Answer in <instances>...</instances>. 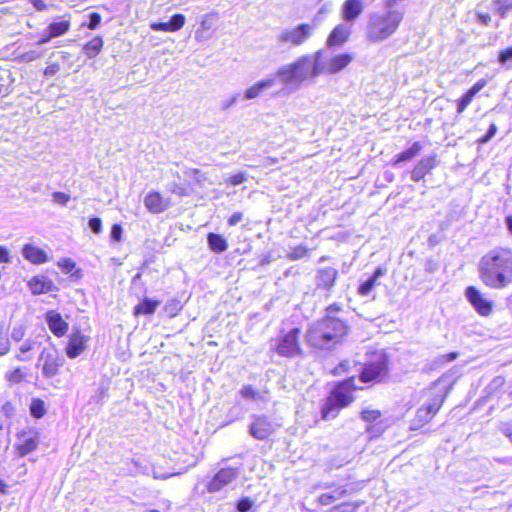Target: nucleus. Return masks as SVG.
Segmentation results:
<instances>
[{
	"mask_svg": "<svg viewBox=\"0 0 512 512\" xmlns=\"http://www.w3.org/2000/svg\"><path fill=\"white\" fill-rule=\"evenodd\" d=\"M23 257L34 265H41L48 261L45 250L33 244L27 243L22 248Z\"/></svg>",
	"mask_w": 512,
	"mask_h": 512,
	"instance_id": "obj_23",
	"label": "nucleus"
},
{
	"mask_svg": "<svg viewBox=\"0 0 512 512\" xmlns=\"http://www.w3.org/2000/svg\"><path fill=\"white\" fill-rule=\"evenodd\" d=\"M505 220L509 231L512 233V214L508 215Z\"/></svg>",
	"mask_w": 512,
	"mask_h": 512,
	"instance_id": "obj_61",
	"label": "nucleus"
},
{
	"mask_svg": "<svg viewBox=\"0 0 512 512\" xmlns=\"http://www.w3.org/2000/svg\"><path fill=\"white\" fill-rule=\"evenodd\" d=\"M104 42L101 36H95L83 45V53L88 58L96 57L103 49Z\"/></svg>",
	"mask_w": 512,
	"mask_h": 512,
	"instance_id": "obj_32",
	"label": "nucleus"
},
{
	"mask_svg": "<svg viewBox=\"0 0 512 512\" xmlns=\"http://www.w3.org/2000/svg\"><path fill=\"white\" fill-rule=\"evenodd\" d=\"M338 271L333 267L320 269L316 275V287L321 290L329 291L336 284Z\"/></svg>",
	"mask_w": 512,
	"mask_h": 512,
	"instance_id": "obj_20",
	"label": "nucleus"
},
{
	"mask_svg": "<svg viewBox=\"0 0 512 512\" xmlns=\"http://www.w3.org/2000/svg\"><path fill=\"white\" fill-rule=\"evenodd\" d=\"M29 1L37 11L42 12V11L47 10V4L44 0H29Z\"/></svg>",
	"mask_w": 512,
	"mask_h": 512,
	"instance_id": "obj_57",
	"label": "nucleus"
},
{
	"mask_svg": "<svg viewBox=\"0 0 512 512\" xmlns=\"http://www.w3.org/2000/svg\"><path fill=\"white\" fill-rule=\"evenodd\" d=\"M101 15L97 12H92L90 15H89V22L87 24V28L90 29V30H94L96 29L100 23H101Z\"/></svg>",
	"mask_w": 512,
	"mask_h": 512,
	"instance_id": "obj_47",
	"label": "nucleus"
},
{
	"mask_svg": "<svg viewBox=\"0 0 512 512\" xmlns=\"http://www.w3.org/2000/svg\"><path fill=\"white\" fill-rule=\"evenodd\" d=\"M58 267L65 273H70L75 269V262L71 258H62L57 262Z\"/></svg>",
	"mask_w": 512,
	"mask_h": 512,
	"instance_id": "obj_43",
	"label": "nucleus"
},
{
	"mask_svg": "<svg viewBox=\"0 0 512 512\" xmlns=\"http://www.w3.org/2000/svg\"><path fill=\"white\" fill-rule=\"evenodd\" d=\"M383 269L378 267L374 273L363 283H361L357 289V292L361 296H367L376 286L377 280L383 275Z\"/></svg>",
	"mask_w": 512,
	"mask_h": 512,
	"instance_id": "obj_31",
	"label": "nucleus"
},
{
	"mask_svg": "<svg viewBox=\"0 0 512 512\" xmlns=\"http://www.w3.org/2000/svg\"><path fill=\"white\" fill-rule=\"evenodd\" d=\"M207 243L209 249L217 254L223 253L228 249V242L225 237L214 232L207 234Z\"/></svg>",
	"mask_w": 512,
	"mask_h": 512,
	"instance_id": "obj_30",
	"label": "nucleus"
},
{
	"mask_svg": "<svg viewBox=\"0 0 512 512\" xmlns=\"http://www.w3.org/2000/svg\"><path fill=\"white\" fill-rule=\"evenodd\" d=\"M364 11L362 0H345L341 12L342 18L347 22L355 21Z\"/></svg>",
	"mask_w": 512,
	"mask_h": 512,
	"instance_id": "obj_22",
	"label": "nucleus"
},
{
	"mask_svg": "<svg viewBox=\"0 0 512 512\" xmlns=\"http://www.w3.org/2000/svg\"><path fill=\"white\" fill-rule=\"evenodd\" d=\"M160 303L161 301L158 299H150L145 297L137 305L134 306L133 315L135 317L142 315H152L156 312Z\"/></svg>",
	"mask_w": 512,
	"mask_h": 512,
	"instance_id": "obj_28",
	"label": "nucleus"
},
{
	"mask_svg": "<svg viewBox=\"0 0 512 512\" xmlns=\"http://www.w3.org/2000/svg\"><path fill=\"white\" fill-rule=\"evenodd\" d=\"M146 209L153 214H160L170 206V200L158 191H150L144 197Z\"/></svg>",
	"mask_w": 512,
	"mask_h": 512,
	"instance_id": "obj_18",
	"label": "nucleus"
},
{
	"mask_svg": "<svg viewBox=\"0 0 512 512\" xmlns=\"http://www.w3.org/2000/svg\"><path fill=\"white\" fill-rule=\"evenodd\" d=\"M496 11L501 17H506L508 11L512 10V2L507 0H495Z\"/></svg>",
	"mask_w": 512,
	"mask_h": 512,
	"instance_id": "obj_40",
	"label": "nucleus"
},
{
	"mask_svg": "<svg viewBox=\"0 0 512 512\" xmlns=\"http://www.w3.org/2000/svg\"><path fill=\"white\" fill-rule=\"evenodd\" d=\"M253 504L254 502L249 497H243L238 500L236 508L239 512H247L252 508Z\"/></svg>",
	"mask_w": 512,
	"mask_h": 512,
	"instance_id": "obj_44",
	"label": "nucleus"
},
{
	"mask_svg": "<svg viewBox=\"0 0 512 512\" xmlns=\"http://www.w3.org/2000/svg\"><path fill=\"white\" fill-rule=\"evenodd\" d=\"M60 70L59 63H51L47 65L43 71L45 76H53Z\"/></svg>",
	"mask_w": 512,
	"mask_h": 512,
	"instance_id": "obj_53",
	"label": "nucleus"
},
{
	"mask_svg": "<svg viewBox=\"0 0 512 512\" xmlns=\"http://www.w3.org/2000/svg\"><path fill=\"white\" fill-rule=\"evenodd\" d=\"M350 35V30L343 24L335 26L327 38V46L335 47L345 43Z\"/></svg>",
	"mask_w": 512,
	"mask_h": 512,
	"instance_id": "obj_26",
	"label": "nucleus"
},
{
	"mask_svg": "<svg viewBox=\"0 0 512 512\" xmlns=\"http://www.w3.org/2000/svg\"><path fill=\"white\" fill-rule=\"evenodd\" d=\"M303 339L301 326H283L271 340V351L282 358L303 357L305 355Z\"/></svg>",
	"mask_w": 512,
	"mask_h": 512,
	"instance_id": "obj_3",
	"label": "nucleus"
},
{
	"mask_svg": "<svg viewBox=\"0 0 512 512\" xmlns=\"http://www.w3.org/2000/svg\"><path fill=\"white\" fill-rule=\"evenodd\" d=\"M479 277L492 289H503L512 283V252L498 248L487 252L479 261Z\"/></svg>",
	"mask_w": 512,
	"mask_h": 512,
	"instance_id": "obj_2",
	"label": "nucleus"
},
{
	"mask_svg": "<svg viewBox=\"0 0 512 512\" xmlns=\"http://www.w3.org/2000/svg\"><path fill=\"white\" fill-rule=\"evenodd\" d=\"M280 427V424L273 421V418H255L249 426V432L252 437L264 440Z\"/></svg>",
	"mask_w": 512,
	"mask_h": 512,
	"instance_id": "obj_13",
	"label": "nucleus"
},
{
	"mask_svg": "<svg viewBox=\"0 0 512 512\" xmlns=\"http://www.w3.org/2000/svg\"><path fill=\"white\" fill-rule=\"evenodd\" d=\"M243 219V213L242 212H234L229 218H228V225L234 226L238 222H240Z\"/></svg>",
	"mask_w": 512,
	"mask_h": 512,
	"instance_id": "obj_56",
	"label": "nucleus"
},
{
	"mask_svg": "<svg viewBox=\"0 0 512 512\" xmlns=\"http://www.w3.org/2000/svg\"><path fill=\"white\" fill-rule=\"evenodd\" d=\"M476 17L480 24L488 26L491 23V16L488 12L477 11Z\"/></svg>",
	"mask_w": 512,
	"mask_h": 512,
	"instance_id": "obj_51",
	"label": "nucleus"
},
{
	"mask_svg": "<svg viewBox=\"0 0 512 512\" xmlns=\"http://www.w3.org/2000/svg\"><path fill=\"white\" fill-rule=\"evenodd\" d=\"M123 229L120 224H113L111 227V239L113 242H120L122 240Z\"/></svg>",
	"mask_w": 512,
	"mask_h": 512,
	"instance_id": "obj_48",
	"label": "nucleus"
},
{
	"mask_svg": "<svg viewBox=\"0 0 512 512\" xmlns=\"http://www.w3.org/2000/svg\"><path fill=\"white\" fill-rule=\"evenodd\" d=\"M239 393L242 398L247 399V400L257 401V400L262 399V395H261L260 391H258L252 385H249V384L244 385L240 389Z\"/></svg>",
	"mask_w": 512,
	"mask_h": 512,
	"instance_id": "obj_34",
	"label": "nucleus"
},
{
	"mask_svg": "<svg viewBox=\"0 0 512 512\" xmlns=\"http://www.w3.org/2000/svg\"><path fill=\"white\" fill-rule=\"evenodd\" d=\"M465 296L479 315L486 317L492 313V301L485 298L484 294L475 286H468L465 290Z\"/></svg>",
	"mask_w": 512,
	"mask_h": 512,
	"instance_id": "obj_12",
	"label": "nucleus"
},
{
	"mask_svg": "<svg viewBox=\"0 0 512 512\" xmlns=\"http://www.w3.org/2000/svg\"><path fill=\"white\" fill-rule=\"evenodd\" d=\"M31 416H44L46 413L45 402L40 398H33L30 404Z\"/></svg>",
	"mask_w": 512,
	"mask_h": 512,
	"instance_id": "obj_35",
	"label": "nucleus"
},
{
	"mask_svg": "<svg viewBox=\"0 0 512 512\" xmlns=\"http://www.w3.org/2000/svg\"><path fill=\"white\" fill-rule=\"evenodd\" d=\"M498 61L502 65L512 61V45L499 50Z\"/></svg>",
	"mask_w": 512,
	"mask_h": 512,
	"instance_id": "obj_41",
	"label": "nucleus"
},
{
	"mask_svg": "<svg viewBox=\"0 0 512 512\" xmlns=\"http://www.w3.org/2000/svg\"><path fill=\"white\" fill-rule=\"evenodd\" d=\"M39 444L38 432L34 430L22 431L18 434L17 442L15 444L17 454L24 457L29 453L36 450Z\"/></svg>",
	"mask_w": 512,
	"mask_h": 512,
	"instance_id": "obj_14",
	"label": "nucleus"
},
{
	"mask_svg": "<svg viewBox=\"0 0 512 512\" xmlns=\"http://www.w3.org/2000/svg\"><path fill=\"white\" fill-rule=\"evenodd\" d=\"M309 253V249L305 245H297L291 249V251L288 253L287 257L288 259L292 261H296L299 259H302L306 257Z\"/></svg>",
	"mask_w": 512,
	"mask_h": 512,
	"instance_id": "obj_37",
	"label": "nucleus"
},
{
	"mask_svg": "<svg viewBox=\"0 0 512 512\" xmlns=\"http://www.w3.org/2000/svg\"><path fill=\"white\" fill-rule=\"evenodd\" d=\"M349 371V362L344 361L341 362L337 367L334 368V374L340 375L341 373H345Z\"/></svg>",
	"mask_w": 512,
	"mask_h": 512,
	"instance_id": "obj_58",
	"label": "nucleus"
},
{
	"mask_svg": "<svg viewBox=\"0 0 512 512\" xmlns=\"http://www.w3.org/2000/svg\"><path fill=\"white\" fill-rule=\"evenodd\" d=\"M5 489H6V484L2 480H0V492L4 493Z\"/></svg>",
	"mask_w": 512,
	"mask_h": 512,
	"instance_id": "obj_63",
	"label": "nucleus"
},
{
	"mask_svg": "<svg viewBox=\"0 0 512 512\" xmlns=\"http://www.w3.org/2000/svg\"><path fill=\"white\" fill-rule=\"evenodd\" d=\"M361 389L355 384V377H348L337 382L322 406V416L338 414L343 408L348 407L355 399L354 393Z\"/></svg>",
	"mask_w": 512,
	"mask_h": 512,
	"instance_id": "obj_6",
	"label": "nucleus"
},
{
	"mask_svg": "<svg viewBox=\"0 0 512 512\" xmlns=\"http://www.w3.org/2000/svg\"><path fill=\"white\" fill-rule=\"evenodd\" d=\"M389 376V357L382 350H376L362 365L359 374L361 382L365 384H377L386 381Z\"/></svg>",
	"mask_w": 512,
	"mask_h": 512,
	"instance_id": "obj_7",
	"label": "nucleus"
},
{
	"mask_svg": "<svg viewBox=\"0 0 512 512\" xmlns=\"http://www.w3.org/2000/svg\"><path fill=\"white\" fill-rule=\"evenodd\" d=\"M182 463L185 466L181 469V471L170 473V474H159L156 471H154V478H156V479H166L168 477H171V476H174V475H178V474L182 473V471H186L189 467L195 466L196 463H197V460H196L195 457L191 456L190 459H185V460L182 461Z\"/></svg>",
	"mask_w": 512,
	"mask_h": 512,
	"instance_id": "obj_36",
	"label": "nucleus"
},
{
	"mask_svg": "<svg viewBox=\"0 0 512 512\" xmlns=\"http://www.w3.org/2000/svg\"><path fill=\"white\" fill-rule=\"evenodd\" d=\"M192 191H193V188L190 183H188L184 186L175 184L171 189L172 193H174L180 197L188 196Z\"/></svg>",
	"mask_w": 512,
	"mask_h": 512,
	"instance_id": "obj_42",
	"label": "nucleus"
},
{
	"mask_svg": "<svg viewBox=\"0 0 512 512\" xmlns=\"http://www.w3.org/2000/svg\"><path fill=\"white\" fill-rule=\"evenodd\" d=\"M52 198L54 202L60 205H65L70 201V196L64 192H54Z\"/></svg>",
	"mask_w": 512,
	"mask_h": 512,
	"instance_id": "obj_50",
	"label": "nucleus"
},
{
	"mask_svg": "<svg viewBox=\"0 0 512 512\" xmlns=\"http://www.w3.org/2000/svg\"><path fill=\"white\" fill-rule=\"evenodd\" d=\"M437 166V155L422 157L411 169L410 177L414 182H420Z\"/></svg>",
	"mask_w": 512,
	"mask_h": 512,
	"instance_id": "obj_15",
	"label": "nucleus"
},
{
	"mask_svg": "<svg viewBox=\"0 0 512 512\" xmlns=\"http://www.w3.org/2000/svg\"><path fill=\"white\" fill-rule=\"evenodd\" d=\"M45 319L49 330L55 337L62 338L67 334L69 324L63 319L59 312L56 310H49L45 314Z\"/></svg>",
	"mask_w": 512,
	"mask_h": 512,
	"instance_id": "obj_17",
	"label": "nucleus"
},
{
	"mask_svg": "<svg viewBox=\"0 0 512 512\" xmlns=\"http://www.w3.org/2000/svg\"><path fill=\"white\" fill-rule=\"evenodd\" d=\"M353 60V55L350 53H340L331 57L326 66V71L330 74H335L344 69Z\"/></svg>",
	"mask_w": 512,
	"mask_h": 512,
	"instance_id": "obj_25",
	"label": "nucleus"
},
{
	"mask_svg": "<svg viewBox=\"0 0 512 512\" xmlns=\"http://www.w3.org/2000/svg\"><path fill=\"white\" fill-rule=\"evenodd\" d=\"M27 286L32 295H41L57 290V286L54 282L43 275L32 276L27 281Z\"/></svg>",
	"mask_w": 512,
	"mask_h": 512,
	"instance_id": "obj_19",
	"label": "nucleus"
},
{
	"mask_svg": "<svg viewBox=\"0 0 512 512\" xmlns=\"http://www.w3.org/2000/svg\"><path fill=\"white\" fill-rule=\"evenodd\" d=\"M29 372L25 367H16L5 373L4 377L10 387L29 382Z\"/></svg>",
	"mask_w": 512,
	"mask_h": 512,
	"instance_id": "obj_29",
	"label": "nucleus"
},
{
	"mask_svg": "<svg viewBox=\"0 0 512 512\" xmlns=\"http://www.w3.org/2000/svg\"><path fill=\"white\" fill-rule=\"evenodd\" d=\"M238 476L239 470L237 468H222L207 483V491L209 493H217L234 482Z\"/></svg>",
	"mask_w": 512,
	"mask_h": 512,
	"instance_id": "obj_11",
	"label": "nucleus"
},
{
	"mask_svg": "<svg viewBox=\"0 0 512 512\" xmlns=\"http://www.w3.org/2000/svg\"><path fill=\"white\" fill-rule=\"evenodd\" d=\"M380 415H381L380 411L365 410V411H362V413H361V416H380Z\"/></svg>",
	"mask_w": 512,
	"mask_h": 512,
	"instance_id": "obj_59",
	"label": "nucleus"
},
{
	"mask_svg": "<svg viewBox=\"0 0 512 512\" xmlns=\"http://www.w3.org/2000/svg\"><path fill=\"white\" fill-rule=\"evenodd\" d=\"M314 26L309 23H301L291 29L283 31L279 40L292 46L303 45L313 34Z\"/></svg>",
	"mask_w": 512,
	"mask_h": 512,
	"instance_id": "obj_9",
	"label": "nucleus"
},
{
	"mask_svg": "<svg viewBox=\"0 0 512 512\" xmlns=\"http://www.w3.org/2000/svg\"><path fill=\"white\" fill-rule=\"evenodd\" d=\"M496 132H497V126L495 123H492L489 126L487 133L484 136L477 139V143L482 145V144L489 142L494 137Z\"/></svg>",
	"mask_w": 512,
	"mask_h": 512,
	"instance_id": "obj_45",
	"label": "nucleus"
},
{
	"mask_svg": "<svg viewBox=\"0 0 512 512\" xmlns=\"http://www.w3.org/2000/svg\"><path fill=\"white\" fill-rule=\"evenodd\" d=\"M11 261V255L9 250L0 245V263H9Z\"/></svg>",
	"mask_w": 512,
	"mask_h": 512,
	"instance_id": "obj_55",
	"label": "nucleus"
},
{
	"mask_svg": "<svg viewBox=\"0 0 512 512\" xmlns=\"http://www.w3.org/2000/svg\"><path fill=\"white\" fill-rule=\"evenodd\" d=\"M444 402V395L441 393H430L426 402L419 409V412L426 415H435L439 412Z\"/></svg>",
	"mask_w": 512,
	"mask_h": 512,
	"instance_id": "obj_27",
	"label": "nucleus"
},
{
	"mask_svg": "<svg viewBox=\"0 0 512 512\" xmlns=\"http://www.w3.org/2000/svg\"><path fill=\"white\" fill-rule=\"evenodd\" d=\"M506 435L510 438L511 442H512V431L510 432H507Z\"/></svg>",
	"mask_w": 512,
	"mask_h": 512,
	"instance_id": "obj_64",
	"label": "nucleus"
},
{
	"mask_svg": "<svg viewBox=\"0 0 512 512\" xmlns=\"http://www.w3.org/2000/svg\"><path fill=\"white\" fill-rule=\"evenodd\" d=\"M343 307L332 303L325 308V314L309 325L304 340L312 352L330 351L340 345L349 333L346 319L340 317Z\"/></svg>",
	"mask_w": 512,
	"mask_h": 512,
	"instance_id": "obj_1",
	"label": "nucleus"
},
{
	"mask_svg": "<svg viewBox=\"0 0 512 512\" xmlns=\"http://www.w3.org/2000/svg\"><path fill=\"white\" fill-rule=\"evenodd\" d=\"M344 494L345 490H341L337 495L332 493H324L319 496L318 501L321 505H329L337 499L341 498Z\"/></svg>",
	"mask_w": 512,
	"mask_h": 512,
	"instance_id": "obj_39",
	"label": "nucleus"
},
{
	"mask_svg": "<svg viewBox=\"0 0 512 512\" xmlns=\"http://www.w3.org/2000/svg\"><path fill=\"white\" fill-rule=\"evenodd\" d=\"M458 355H459L458 352H449V353L443 354L439 357V362L442 364L452 362L455 359H457Z\"/></svg>",
	"mask_w": 512,
	"mask_h": 512,
	"instance_id": "obj_54",
	"label": "nucleus"
},
{
	"mask_svg": "<svg viewBox=\"0 0 512 512\" xmlns=\"http://www.w3.org/2000/svg\"><path fill=\"white\" fill-rule=\"evenodd\" d=\"M90 337L81 329L74 328L68 336L65 346V353L68 358L75 359L80 356L87 348Z\"/></svg>",
	"mask_w": 512,
	"mask_h": 512,
	"instance_id": "obj_10",
	"label": "nucleus"
},
{
	"mask_svg": "<svg viewBox=\"0 0 512 512\" xmlns=\"http://www.w3.org/2000/svg\"><path fill=\"white\" fill-rule=\"evenodd\" d=\"M246 175L245 173H236L232 176H230L226 181V185L228 186H236V185H239L241 183H243L245 180H246Z\"/></svg>",
	"mask_w": 512,
	"mask_h": 512,
	"instance_id": "obj_46",
	"label": "nucleus"
},
{
	"mask_svg": "<svg viewBox=\"0 0 512 512\" xmlns=\"http://www.w3.org/2000/svg\"><path fill=\"white\" fill-rule=\"evenodd\" d=\"M71 27V22L69 19L54 21L50 23L47 27L48 34L43 36L38 43L43 44L50 41L52 38L60 37L66 34Z\"/></svg>",
	"mask_w": 512,
	"mask_h": 512,
	"instance_id": "obj_21",
	"label": "nucleus"
},
{
	"mask_svg": "<svg viewBox=\"0 0 512 512\" xmlns=\"http://www.w3.org/2000/svg\"><path fill=\"white\" fill-rule=\"evenodd\" d=\"M30 349H31V346H30V345H22V346L20 347V351H21L22 353L28 352Z\"/></svg>",
	"mask_w": 512,
	"mask_h": 512,
	"instance_id": "obj_62",
	"label": "nucleus"
},
{
	"mask_svg": "<svg viewBox=\"0 0 512 512\" xmlns=\"http://www.w3.org/2000/svg\"><path fill=\"white\" fill-rule=\"evenodd\" d=\"M422 149L423 145L421 144V142L416 141L412 143L410 147L395 155V157L391 161V165L393 167H398L403 162L411 161L420 154Z\"/></svg>",
	"mask_w": 512,
	"mask_h": 512,
	"instance_id": "obj_24",
	"label": "nucleus"
},
{
	"mask_svg": "<svg viewBox=\"0 0 512 512\" xmlns=\"http://www.w3.org/2000/svg\"><path fill=\"white\" fill-rule=\"evenodd\" d=\"M314 57L313 64L310 55L298 57L292 63L280 68L277 73L285 83L300 84L307 78H314L323 71L320 65L321 51L315 52Z\"/></svg>",
	"mask_w": 512,
	"mask_h": 512,
	"instance_id": "obj_4",
	"label": "nucleus"
},
{
	"mask_svg": "<svg viewBox=\"0 0 512 512\" xmlns=\"http://www.w3.org/2000/svg\"><path fill=\"white\" fill-rule=\"evenodd\" d=\"M403 21V13L398 10H388L384 13H374L367 25V38L371 42H380L393 35Z\"/></svg>",
	"mask_w": 512,
	"mask_h": 512,
	"instance_id": "obj_5",
	"label": "nucleus"
},
{
	"mask_svg": "<svg viewBox=\"0 0 512 512\" xmlns=\"http://www.w3.org/2000/svg\"><path fill=\"white\" fill-rule=\"evenodd\" d=\"M151 29L154 31H163V32H171L169 21L168 22H153L150 25Z\"/></svg>",
	"mask_w": 512,
	"mask_h": 512,
	"instance_id": "obj_52",
	"label": "nucleus"
},
{
	"mask_svg": "<svg viewBox=\"0 0 512 512\" xmlns=\"http://www.w3.org/2000/svg\"><path fill=\"white\" fill-rule=\"evenodd\" d=\"M89 227L95 234H100L103 230L102 220L99 217H91Z\"/></svg>",
	"mask_w": 512,
	"mask_h": 512,
	"instance_id": "obj_49",
	"label": "nucleus"
},
{
	"mask_svg": "<svg viewBox=\"0 0 512 512\" xmlns=\"http://www.w3.org/2000/svg\"><path fill=\"white\" fill-rule=\"evenodd\" d=\"M487 83L486 79H479L456 100V113L458 115H461L467 109Z\"/></svg>",
	"mask_w": 512,
	"mask_h": 512,
	"instance_id": "obj_16",
	"label": "nucleus"
},
{
	"mask_svg": "<svg viewBox=\"0 0 512 512\" xmlns=\"http://www.w3.org/2000/svg\"><path fill=\"white\" fill-rule=\"evenodd\" d=\"M272 84H273L272 79L261 80V81L255 83L254 85L250 86L245 91V97L247 99H254V98L258 97L265 88L270 87Z\"/></svg>",
	"mask_w": 512,
	"mask_h": 512,
	"instance_id": "obj_33",
	"label": "nucleus"
},
{
	"mask_svg": "<svg viewBox=\"0 0 512 512\" xmlns=\"http://www.w3.org/2000/svg\"><path fill=\"white\" fill-rule=\"evenodd\" d=\"M398 0H385L384 5L386 8H389V10H392L391 8L397 4Z\"/></svg>",
	"mask_w": 512,
	"mask_h": 512,
	"instance_id": "obj_60",
	"label": "nucleus"
},
{
	"mask_svg": "<svg viewBox=\"0 0 512 512\" xmlns=\"http://www.w3.org/2000/svg\"><path fill=\"white\" fill-rule=\"evenodd\" d=\"M42 374L47 379L58 376L64 365V358L55 347L44 348L39 355Z\"/></svg>",
	"mask_w": 512,
	"mask_h": 512,
	"instance_id": "obj_8",
	"label": "nucleus"
},
{
	"mask_svg": "<svg viewBox=\"0 0 512 512\" xmlns=\"http://www.w3.org/2000/svg\"><path fill=\"white\" fill-rule=\"evenodd\" d=\"M186 19L183 14L177 13L170 17L169 26L171 32L180 30L185 25Z\"/></svg>",
	"mask_w": 512,
	"mask_h": 512,
	"instance_id": "obj_38",
	"label": "nucleus"
}]
</instances>
